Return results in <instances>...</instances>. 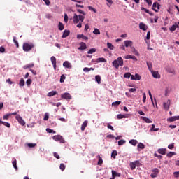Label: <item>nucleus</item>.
<instances>
[{
  "label": "nucleus",
  "mask_w": 179,
  "mask_h": 179,
  "mask_svg": "<svg viewBox=\"0 0 179 179\" xmlns=\"http://www.w3.org/2000/svg\"><path fill=\"white\" fill-rule=\"evenodd\" d=\"M88 10L90 11H93L94 13H97V10L96 8H94L92 6H88Z\"/></svg>",
  "instance_id": "44"
},
{
  "label": "nucleus",
  "mask_w": 179,
  "mask_h": 179,
  "mask_svg": "<svg viewBox=\"0 0 179 179\" xmlns=\"http://www.w3.org/2000/svg\"><path fill=\"white\" fill-rule=\"evenodd\" d=\"M123 117H128L127 115H122V113H119L117 116V119H123Z\"/></svg>",
  "instance_id": "33"
},
{
  "label": "nucleus",
  "mask_w": 179,
  "mask_h": 179,
  "mask_svg": "<svg viewBox=\"0 0 179 179\" xmlns=\"http://www.w3.org/2000/svg\"><path fill=\"white\" fill-rule=\"evenodd\" d=\"M124 64V60L122 57H119L117 59L113 60V67H115V69H119L120 66H123Z\"/></svg>",
  "instance_id": "2"
},
{
  "label": "nucleus",
  "mask_w": 179,
  "mask_h": 179,
  "mask_svg": "<svg viewBox=\"0 0 179 179\" xmlns=\"http://www.w3.org/2000/svg\"><path fill=\"white\" fill-rule=\"evenodd\" d=\"M139 28H140V29H143V31H147V29H148V26L147 25H145V24H144L143 22H141L140 24H139Z\"/></svg>",
  "instance_id": "12"
},
{
  "label": "nucleus",
  "mask_w": 179,
  "mask_h": 179,
  "mask_svg": "<svg viewBox=\"0 0 179 179\" xmlns=\"http://www.w3.org/2000/svg\"><path fill=\"white\" fill-rule=\"evenodd\" d=\"M59 169L62 171H64L65 169H66V165L65 164H64L63 162H62L59 165Z\"/></svg>",
  "instance_id": "29"
},
{
  "label": "nucleus",
  "mask_w": 179,
  "mask_h": 179,
  "mask_svg": "<svg viewBox=\"0 0 179 179\" xmlns=\"http://www.w3.org/2000/svg\"><path fill=\"white\" fill-rule=\"evenodd\" d=\"M9 116H10V113L9 114H6L4 116H3V120H8V118H9Z\"/></svg>",
  "instance_id": "61"
},
{
  "label": "nucleus",
  "mask_w": 179,
  "mask_h": 179,
  "mask_svg": "<svg viewBox=\"0 0 179 179\" xmlns=\"http://www.w3.org/2000/svg\"><path fill=\"white\" fill-rule=\"evenodd\" d=\"M4 125V127H7V128H10V124L9 122H3L0 119V127L1 125Z\"/></svg>",
  "instance_id": "18"
},
{
  "label": "nucleus",
  "mask_w": 179,
  "mask_h": 179,
  "mask_svg": "<svg viewBox=\"0 0 179 179\" xmlns=\"http://www.w3.org/2000/svg\"><path fill=\"white\" fill-rule=\"evenodd\" d=\"M95 52H96V48H92V49H90V50H88L87 53H88V55H92Z\"/></svg>",
  "instance_id": "36"
},
{
  "label": "nucleus",
  "mask_w": 179,
  "mask_h": 179,
  "mask_svg": "<svg viewBox=\"0 0 179 179\" xmlns=\"http://www.w3.org/2000/svg\"><path fill=\"white\" fill-rule=\"evenodd\" d=\"M129 143H130V144H132L133 145H136V144L138 143V140L132 138V139L129 140Z\"/></svg>",
  "instance_id": "26"
},
{
  "label": "nucleus",
  "mask_w": 179,
  "mask_h": 179,
  "mask_svg": "<svg viewBox=\"0 0 179 179\" xmlns=\"http://www.w3.org/2000/svg\"><path fill=\"white\" fill-rule=\"evenodd\" d=\"M80 46L78 48L80 50H84L85 49H87V46L85 42H81L80 43Z\"/></svg>",
  "instance_id": "13"
},
{
  "label": "nucleus",
  "mask_w": 179,
  "mask_h": 179,
  "mask_svg": "<svg viewBox=\"0 0 179 179\" xmlns=\"http://www.w3.org/2000/svg\"><path fill=\"white\" fill-rule=\"evenodd\" d=\"M62 136H59V135L53 136V139L56 140L57 141H58L59 140H62Z\"/></svg>",
  "instance_id": "41"
},
{
  "label": "nucleus",
  "mask_w": 179,
  "mask_h": 179,
  "mask_svg": "<svg viewBox=\"0 0 179 179\" xmlns=\"http://www.w3.org/2000/svg\"><path fill=\"white\" fill-rule=\"evenodd\" d=\"M57 94V91H50V92L48 93V96H53Z\"/></svg>",
  "instance_id": "30"
},
{
  "label": "nucleus",
  "mask_w": 179,
  "mask_h": 179,
  "mask_svg": "<svg viewBox=\"0 0 179 179\" xmlns=\"http://www.w3.org/2000/svg\"><path fill=\"white\" fill-rule=\"evenodd\" d=\"M97 157L99 158L98 165H101L103 164V158L100 155H98Z\"/></svg>",
  "instance_id": "39"
},
{
  "label": "nucleus",
  "mask_w": 179,
  "mask_h": 179,
  "mask_svg": "<svg viewBox=\"0 0 179 179\" xmlns=\"http://www.w3.org/2000/svg\"><path fill=\"white\" fill-rule=\"evenodd\" d=\"M176 28H179V25H177V24H174V25H172V27H171L170 28V31H176Z\"/></svg>",
  "instance_id": "37"
},
{
  "label": "nucleus",
  "mask_w": 179,
  "mask_h": 179,
  "mask_svg": "<svg viewBox=\"0 0 179 179\" xmlns=\"http://www.w3.org/2000/svg\"><path fill=\"white\" fill-rule=\"evenodd\" d=\"M77 38L78 39H85V41H87L89 39V38L87 36H85V35H84L83 34H80V35H77Z\"/></svg>",
  "instance_id": "19"
},
{
  "label": "nucleus",
  "mask_w": 179,
  "mask_h": 179,
  "mask_svg": "<svg viewBox=\"0 0 179 179\" xmlns=\"http://www.w3.org/2000/svg\"><path fill=\"white\" fill-rule=\"evenodd\" d=\"M152 173H151L150 176L152 178H156V177H157V174L159 173V169H158V168H154V169H152Z\"/></svg>",
  "instance_id": "7"
},
{
  "label": "nucleus",
  "mask_w": 179,
  "mask_h": 179,
  "mask_svg": "<svg viewBox=\"0 0 179 179\" xmlns=\"http://www.w3.org/2000/svg\"><path fill=\"white\" fill-rule=\"evenodd\" d=\"M170 106V99H168L166 102H164V108L166 110H169Z\"/></svg>",
  "instance_id": "14"
},
{
  "label": "nucleus",
  "mask_w": 179,
  "mask_h": 179,
  "mask_svg": "<svg viewBox=\"0 0 179 179\" xmlns=\"http://www.w3.org/2000/svg\"><path fill=\"white\" fill-rule=\"evenodd\" d=\"M13 41L15 44L17 48H19V42L16 41V36L13 37Z\"/></svg>",
  "instance_id": "43"
},
{
  "label": "nucleus",
  "mask_w": 179,
  "mask_h": 179,
  "mask_svg": "<svg viewBox=\"0 0 179 179\" xmlns=\"http://www.w3.org/2000/svg\"><path fill=\"white\" fill-rule=\"evenodd\" d=\"M27 146H28V148H35V146H37L36 143H29L25 144Z\"/></svg>",
  "instance_id": "32"
},
{
  "label": "nucleus",
  "mask_w": 179,
  "mask_h": 179,
  "mask_svg": "<svg viewBox=\"0 0 179 179\" xmlns=\"http://www.w3.org/2000/svg\"><path fill=\"white\" fill-rule=\"evenodd\" d=\"M68 21H69V17L67 14H64V22H68Z\"/></svg>",
  "instance_id": "60"
},
{
  "label": "nucleus",
  "mask_w": 179,
  "mask_h": 179,
  "mask_svg": "<svg viewBox=\"0 0 179 179\" xmlns=\"http://www.w3.org/2000/svg\"><path fill=\"white\" fill-rule=\"evenodd\" d=\"M168 148H170L171 150L174 148V143H172L171 144H169Z\"/></svg>",
  "instance_id": "59"
},
{
  "label": "nucleus",
  "mask_w": 179,
  "mask_h": 179,
  "mask_svg": "<svg viewBox=\"0 0 179 179\" xmlns=\"http://www.w3.org/2000/svg\"><path fill=\"white\" fill-rule=\"evenodd\" d=\"M117 151L116 150H114L112 153H111V157L113 158H116V156H117Z\"/></svg>",
  "instance_id": "42"
},
{
  "label": "nucleus",
  "mask_w": 179,
  "mask_h": 179,
  "mask_svg": "<svg viewBox=\"0 0 179 179\" xmlns=\"http://www.w3.org/2000/svg\"><path fill=\"white\" fill-rule=\"evenodd\" d=\"M176 152L170 151L166 154L167 157H173V155H176Z\"/></svg>",
  "instance_id": "47"
},
{
  "label": "nucleus",
  "mask_w": 179,
  "mask_h": 179,
  "mask_svg": "<svg viewBox=\"0 0 179 179\" xmlns=\"http://www.w3.org/2000/svg\"><path fill=\"white\" fill-rule=\"evenodd\" d=\"M15 120L22 125V127H24L26 125V122L19 115H17L15 117Z\"/></svg>",
  "instance_id": "5"
},
{
  "label": "nucleus",
  "mask_w": 179,
  "mask_h": 179,
  "mask_svg": "<svg viewBox=\"0 0 179 179\" xmlns=\"http://www.w3.org/2000/svg\"><path fill=\"white\" fill-rule=\"evenodd\" d=\"M131 80H141V76H140V74H135V76H134V74H132L131 76Z\"/></svg>",
  "instance_id": "11"
},
{
  "label": "nucleus",
  "mask_w": 179,
  "mask_h": 179,
  "mask_svg": "<svg viewBox=\"0 0 179 179\" xmlns=\"http://www.w3.org/2000/svg\"><path fill=\"white\" fill-rule=\"evenodd\" d=\"M147 66L149 70L152 73L153 68H152V63L151 62H147Z\"/></svg>",
  "instance_id": "21"
},
{
  "label": "nucleus",
  "mask_w": 179,
  "mask_h": 179,
  "mask_svg": "<svg viewBox=\"0 0 179 179\" xmlns=\"http://www.w3.org/2000/svg\"><path fill=\"white\" fill-rule=\"evenodd\" d=\"M138 148H145V144H143V143H138V145H137Z\"/></svg>",
  "instance_id": "50"
},
{
  "label": "nucleus",
  "mask_w": 179,
  "mask_h": 179,
  "mask_svg": "<svg viewBox=\"0 0 179 179\" xmlns=\"http://www.w3.org/2000/svg\"><path fill=\"white\" fill-rule=\"evenodd\" d=\"M132 49V52L136 55V56H139V53L138 52V50H136V49H135V48H131Z\"/></svg>",
  "instance_id": "45"
},
{
  "label": "nucleus",
  "mask_w": 179,
  "mask_h": 179,
  "mask_svg": "<svg viewBox=\"0 0 179 179\" xmlns=\"http://www.w3.org/2000/svg\"><path fill=\"white\" fill-rule=\"evenodd\" d=\"M101 62H107V60H106V59L104 57H99L98 59H96V62L97 63H100Z\"/></svg>",
  "instance_id": "34"
},
{
  "label": "nucleus",
  "mask_w": 179,
  "mask_h": 179,
  "mask_svg": "<svg viewBox=\"0 0 179 179\" xmlns=\"http://www.w3.org/2000/svg\"><path fill=\"white\" fill-rule=\"evenodd\" d=\"M34 66V64L31 63V64L24 66L23 68H24V69H27L29 68H33Z\"/></svg>",
  "instance_id": "25"
},
{
  "label": "nucleus",
  "mask_w": 179,
  "mask_h": 179,
  "mask_svg": "<svg viewBox=\"0 0 179 179\" xmlns=\"http://www.w3.org/2000/svg\"><path fill=\"white\" fill-rule=\"evenodd\" d=\"M63 66H64V67H66L67 69H72V67H73L71 63H70V62H68L67 60L64 62Z\"/></svg>",
  "instance_id": "10"
},
{
  "label": "nucleus",
  "mask_w": 179,
  "mask_h": 179,
  "mask_svg": "<svg viewBox=\"0 0 179 179\" xmlns=\"http://www.w3.org/2000/svg\"><path fill=\"white\" fill-rule=\"evenodd\" d=\"M124 143H126V140H123V139L119 140L118 145H122L123 144H124Z\"/></svg>",
  "instance_id": "56"
},
{
  "label": "nucleus",
  "mask_w": 179,
  "mask_h": 179,
  "mask_svg": "<svg viewBox=\"0 0 179 179\" xmlns=\"http://www.w3.org/2000/svg\"><path fill=\"white\" fill-rule=\"evenodd\" d=\"M50 60L52 62V64L53 65V67L55 69V70H56L57 69V59L55 56H52V57L50 58Z\"/></svg>",
  "instance_id": "9"
},
{
  "label": "nucleus",
  "mask_w": 179,
  "mask_h": 179,
  "mask_svg": "<svg viewBox=\"0 0 179 179\" xmlns=\"http://www.w3.org/2000/svg\"><path fill=\"white\" fill-rule=\"evenodd\" d=\"M116 177H120V173H119V172H116L114 169H112V178H110V179H115Z\"/></svg>",
  "instance_id": "8"
},
{
  "label": "nucleus",
  "mask_w": 179,
  "mask_h": 179,
  "mask_svg": "<svg viewBox=\"0 0 179 179\" xmlns=\"http://www.w3.org/2000/svg\"><path fill=\"white\" fill-rule=\"evenodd\" d=\"M65 78H66V76H64V74H62L60 77V83H64Z\"/></svg>",
  "instance_id": "53"
},
{
  "label": "nucleus",
  "mask_w": 179,
  "mask_h": 179,
  "mask_svg": "<svg viewBox=\"0 0 179 179\" xmlns=\"http://www.w3.org/2000/svg\"><path fill=\"white\" fill-rule=\"evenodd\" d=\"M20 87H23L24 86V79L21 78L19 83Z\"/></svg>",
  "instance_id": "31"
},
{
  "label": "nucleus",
  "mask_w": 179,
  "mask_h": 179,
  "mask_svg": "<svg viewBox=\"0 0 179 179\" xmlns=\"http://www.w3.org/2000/svg\"><path fill=\"white\" fill-rule=\"evenodd\" d=\"M107 126H108V129H110V130H114L113 126H112L111 124H110V123H108Z\"/></svg>",
  "instance_id": "63"
},
{
  "label": "nucleus",
  "mask_w": 179,
  "mask_h": 179,
  "mask_svg": "<svg viewBox=\"0 0 179 179\" xmlns=\"http://www.w3.org/2000/svg\"><path fill=\"white\" fill-rule=\"evenodd\" d=\"M141 119H143V120H145L146 123H152V120H150L149 117H146V116H141Z\"/></svg>",
  "instance_id": "23"
},
{
  "label": "nucleus",
  "mask_w": 179,
  "mask_h": 179,
  "mask_svg": "<svg viewBox=\"0 0 179 179\" xmlns=\"http://www.w3.org/2000/svg\"><path fill=\"white\" fill-rule=\"evenodd\" d=\"M0 52H1V54H3V52H5V48L1 46L0 47Z\"/></svg>",
  "instance_id": "62"
},
{
  "label": "nucleus",
  "mask_w": 179,
  "mask_h": 179,
  "mask_svg": "<svg viewBox=\"0 0 179 179\" xmlns=\"http://www.w3.org/2000/svg\"><path fill=\"white\" fill-rule=\"evenodd\" d=\"M178 119L179 116H171V117H169L168 120H169V122H174L175 120H177Z\"/></svg>",
  "instance_id": "22"
},
{
  "label": "nucleus",
  "mask_w": 179,
  "mask_h": 179,
  "mask_svg": "<svg viewBox=\"0 0 179 179\" xmlns=\"http://www.w3.org/2000/svg\"><path fill=\"white\" fill-rule=\"evenodd\" d=\"M93 34H94L95 35H100V29H99L98 28H95L94 31H93Z\"/></svg>",
  "instance_id": "40"
},
{
  "label": "nucleus",
  "mask_w": 179,
  "mask_h": 179,
  "mask_svg": "<svg viewBox=\"0 0 179 179\" xmlns=\"http://www.w3.org/2000/svg\"><path fill=\"white\" fill-rule=\"evenodd\" d=\"M166 148H158V152H159V154H166Z\"/></svg>",
  "instance_id": "28"
},
{
  "label": "nucleus",
  "mask_w": 179,
  "mask_h": 179,
  "mask_svg": "<svg viewBox=\"0 0 179 179\" xmlns=\"http://www.w3.org/2000/svg\"><path fill=\"white\" fill-rule=\"evenodd\" d=\"M77 11L78 13H80V14H83V17H85V15H86L85 11H83V10L78 9Z\"/></svg>",
  "instance_id": "58"
},
{
  "label": "nucleus",
  "mask_w": 179,
  "mask_h": 179,
  "mask_svg": "<svg viewBox=\"0 0 179 179\" xmlns=\"http://www.w3.org/2000/svg\"><path fill=\"white\" fill-rule=\"evenodd\" d=\"M133 42L132 41H124V46L126 48L132 47Z\"/></svg>",
  "instance_id": "15"
},
{
  "label": "nucleus",
  "mask_w": 179,
  "mask_h": 179,
  "mask_svg": "<svg viewBox=\"0 0 179 179\" xmlns=\"http://www.w3.org/2000/svg\"><path fill=\"white\" fill-rule=\"evenodd\" d=\"M152 76L155 78H160L161 76L159 74V71H152Z\"/></svg>",
  "instance_id": "20"
},
{
  "label": "nucleus",
  "mask_w": 179,
  "mask_h": 179,
  "mask_svg": "<svg viewBox=\"0 0 179 179\" xmlns=\"http://www.w3.org/2000/svg\"><path fill=\"white\" fill-rule=\"evenodd\" d=\"M156 7H157V3H154L152 4V10H154L155 13H158V10H156Z\"/></svg>",
  "instance_id": "48"
},
{
  "label": "nucleus",
  "mask_w": 179,
  "mask_h": 179,
  "mask_svg": "<svg viewBox=\"0 0 179 179\" xmlns=\"http://www.w3.org/2000/svg\"><path fill=\"white\" fill-rule=\"evenodd\" d=\"M107 46L109 49H110V50H114V46H113V43L108 42Z\"/></svg>",
  "instance_id": "35"
},
{
  "label": "nucleus",
  "mask_w": 179,
  "mask_h": 179,
  "mask_svg": "<svg viewBox=\"0 0 179 179\" xmlns=\"http://www.w3.org/2000/svg\"><path fill=\"white\" fill-rule=\"evenodd\" d=\"M46 131H48V133H56L55 130H53L52 129H50L49 127L46 129Z\"/></svg>",
  "instance_id": "57"
},
{
  "label": "nucleus",
  "mask_w": 179,
  "mask_h": 179,
  "mask_svg": "<svg viewBox=\"0 0 179 179\" xmlns=\"http://www.w3.org/2000/svg\"><path fill=\"white\" fill-rule=\"evenodd\" d=\"M85 20V17L83 15H77V14H74L73 17V22L74 24H78L77 27L78 28H82V22H83Z\"/></svg>",
  "instance_id": "1"
},
{
  "label": "nucleus",
  "mask_w": 179,
  "mask_h": 179,
  "mask_svg": "<svg viewBox=\"0 0 179 179\" xmlns=\"http://www.w3.org/2000/svg\"><path fill=\"white\" fill-rule=\"evenodd\" d=\"M69 35H70V31L65 29L63 32L62 38H67V36H69Z\"/></svg>",
  "instance_id": "17"
},
{
  "label": "nucleus",
  "mask_w": 179,
  "mask_h": 179,
  "mask_svg": "<svg viewBox=\"0 0 179 179\" xmlns=\"http://www.w3.org/2000/svg\"><path fill=\"white\" fill-rule=\"evenodd\" d=\"M23 51H25V52H29V51H31L32 48H34V45L33 43H24L22 45Z\"/></svg>",
  "instance_id": "3"
},
{
  "label": "nucleus",
  "mask_w": 179,
  "mask_h": 179,
  "mask_svg": "<svg viewBox=\"0 0 179 179\" xmlns=\"http://www.w3.org/2000/svg\"><path fill=\"white\" fill-rule=\"evenodd\" d=\"M141 165L142 164L138 159L133 161L132 162H130L131 170H134V169H136V166H141Z\"/></svg>",
  "instance_id": "4"
},
{
  "label": "nucleus",
  "mask_w": 179,
  "mask_h": 179,
  "mask_svg": "<svg viewBox=\"0 0 179 179\" xmlns=\"http://www.w3.org/2000/svg\"><path fill=\"white\" fill-rule=\"evenodd\" d=\"M58 29L59 31H63L64 29V25L62 24V22H59Z\"/></svg>",
  "instance_id": "27"
},
{
  "label": "nucleus",
  "mask_w": 179,
  "mask_h": 179,
  "mask_svg": "<svg viewBox=\"0 0 179 179\" xmlns=\"http://www.w3.org/2000/svg\"><path fill=\"white\" fill-rule=\"evenodd\" d=\"M131 76V73H125L124 74V77L125 78H130V77Z\"/></svg>",
  "instance_id": "52"
},
{
  "label": "nucleus",
  "mask_w": 179,
  "mask_h": 179,
  "mask_svg": "<svg viewBox=\"0 0 179 179\" xmlns=\"http://www.w3.org/2000/svg\"><path fill=\"white\" fill-rule=\"evenodd\" d=\"M173 176L175 178H178L179 177V171H176V172H173Z\"/></svg>",
  "instance_id": "54"
},
{
  "label": "nucleus",
  "mask_w": 179,
  "mask_h": 179,
  "mask_svg": "<svg viewBox=\"0 0 179 179\" xmlns=\"http://www.w3.org/2000/svg\"><path fill=\"white\" fill-rule=\"evenodd\" d=\"M26 85H27V86H28V87H30V85H31V79H28L26 81Z\"/></svg>",
  "instance_id": "55"
},
{
  "label": "nucleus",
  "mask_w": 179,
  "mask_h": 179,
  "mask_svg": "<svg viewBox=\"0 0 179 179\" xmlns=\"http://www.w3.org/2000/svg\"><path fill=\"white\" fill-rule=\"evenodd\" d=\"M91 70H94L93 67H84L83 71H91Z\"/></svg>",
  "instance_id": "49"
},
{
  "label": "nucleus",
  "mask_w": 179,
  "mask_h": 179,
  "mask_svg": "<svg viewBox=\"0 0 179 179\" xmlns=\"http://www.w3.org/2000/svg\"><path fill=\"white\" fill-rule=\"evenodd\" d=\"M148 94L150 95L151 101L152 102V105H153V106H155V102L153 101V97H152V92H151V91L150 90H148Z\"/></svg>",
  "instance_id": "38"
},
{
  "label": "nucleus",
  "mask_w": 179,
  "mask_h": 179,
  "mask_svg": "<svg viewBox=\"0 0 179 179\" xmlns=\"http://www.w3.org/2000/svg\"><path fill=\"white\" fill-rule=\"evenodd\" d=\"M95 80L98 83V84H101V77L99 75L95 76Z\"/></svg>",
  "instance_id": "24"
},
{
  "label": "nucleus",
  "mask_w": 179,
  "mask_h": 179,
  "mask_svg": "<svg viewBox=\"0 0 179 179\" xmlns=\"http://www.w3.org/2000/svg\"><path fill=\"white\" fill-rule=\"evenodd\" d=\"M13 166L14 167V169L17 171V161L16 159H15L13 162Z\"/></svg>",
  "instance_id": "46"
},
{
  "label": "nucleus",
  "mask_w": 179,
  "mask_h": 179,
  "mask_svg": "<svg viewBox=\"0 0 179 179\" xmlns=\"http://www.w3.org/2000/svg\"><path fill=\"white\" fill-rule=\"evenodd\" d=\"M121 103V101H115V102H113L112 105L114 106H117Z\"/></svg>",
  "instance_id": "51"
},
{
  "label": "nucleus",
  "mask_w": 179,
  "mask_h": 179,
  "mask_svg": "<svg viewBox=\"0 0 179 179\" xmlns=\"http://www.w3.org/2000/svg\"><path fill=\"white\" fill-rule=\"evenodd\" d=\"M87 124H88V120H85V121L83 122V123L82 124V126H81V130H82L83 131H84V130H85V129H86Z\"/></svg>",
  "instance_id": "16"
},
{
  "label": "nucleus",
  "mask_w": 179,
  "mask_h": 179,
  "mask_svg": "<svg viewBox=\"0 0 179 179\" xmlns=\"http://www.w3.org/2000/svg\"><path fill=\"white\" fill-rule=\"evenodd\" d=\"M61 98L67 100L72 99V96L69 92H64V94H61Z\"/></svg>",
  "instance_id": "6"
},
{
  "label": "nucleus",
  "mask_w": 179,
  "mask_h": 179,
  "mask_svg": "<svg viewBox=\"0 0 179 179\" xmlns=\"http://www.w3.org/2000/svg\"><path fill=\"white\" fill-rule=\"evenodd\" d=\"M146 94L145 92L143 93V102H146Z\"/></svg>",
  "instance_id": "64"
}]
</instances>
